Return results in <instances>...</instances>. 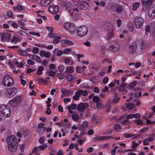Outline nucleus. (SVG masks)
<instances>
[{
    "label": "nucleus",
    "mask_w": 155,
    "mask_h": 155,
    "mask_svg": "<svg viewBox=\"0 0 155 155\" xmlns=\"http://www.w3.org/2000/svg\"><path fill=\"white\" fill-rule=\"evenodd\" d=\"M88 32L87 27L84 25L78 26L77 28V33L78 36L83 37L86 35Z\"/></svg>",
    "instance_id": "nucleus-1"
},
{
    "label": "nucleus",
    "mask_w": 155,
    "mask_h": 155,
    "mask_svg": "<svg viewBox=\"0 0 155 155\" xmlns=\"http://www.w3.org/2000/svg\"><path fill=\"white\" fill-rule=\"evenodd\" d=\"M2 84L6 87H10L14 84V79L13 78L9 75H6L3 78Z\"/></svg>",
    "instance_id": "nucleus-2"
},
{
    "label": "nucleus",
    "mask_w": 155,
    "mask_h": 155,
    "mask_svg": "<svg viewBox=\"0 0 155 155\" xmlns=\"http://www.w3.org/2000/svg\"><path fill=\"white\" fill-rule=\"evenodd\" d=\"M0 111L6 117H9L11 116L10 110L6 105H1L0 106Z\"/></svg>",
    "instance_id": "nucleus-3"
},
{
    "label": "nucleus",
    "mask_w": 155,
    "mask_h": 155,
    "mask_svg": "<svg viewBox=\"0 0 155 155\" xmlns=\"http://www.w3.org/2000/svg\"><path fill=\"white\" fill-rule=\"evenodd\" d=\"M109 49L113 51H117L120 48V45L118 42L115 41H112L107 43Z\"/></svg>",
    "instance_id": "nucleus-4"
},
{
    "label": "nucleus",
    "mask_w": 155,
    "mask_h": 155,
    "mask_svg": "<svg viewBox=\"0 0 155 155\" xmlns=\"http://www.w3.org/2000/svg\"><path fill=\"white\" fill-rule=\"evenodd\" d=\"M153 0H142L143 4V8L142 10V12H145L150 5L152 4Z\"/></svg>",
    "instance_id": "nucleus-5"
},
{
    "label": "nucleus",
    "mask_w": 155,
    "mask_h": 155,
    "mask_svg": "<svg viewBox=\"0 0 155 155\" xmlns=\"http://www.w3.org/2000/svg\"><path fill=\"white\" fill-rule=\"evenodd\" d=\"M29 134V130L26 127H22L21 130L17 133V136L19 137L22 136L25 137Z\"/></svg>",
    "instance_id": "nucleus-6"
},
{
    "label": "nucleus",
    "mask_w": 155,
    "mask_h": 155,
    "mask_svg": "<svg viewBox=\"0 0 155 155\" xmlns=\"http://www.w3.org/2000/svg\"><path fill=\"white\" fill-rule=\"evenodd\" d=\"M77 6L78 8L84 10H87L89 7L88 3L85 1H82L78 3Z\"/></svg>",
    "instance_id": "nucleus-7"
},
{
    "label": "nucleus",
    "mask_w": 155,
    "mask_h": 155,
    "mask_svg": "<svg viewBox=\"0 0 155 155\" xmlns=\"http://www.w3.org/2000/svg\"><path fill=\"white\" fill-rule=\"evenodd\" d=\"M143 20L142 18L137 17L135 19V27L137 28H141L143 25Z\"/></svg>",
    "instance_id": "nucleus-8"
},
{
    "label": "nucleus",
    "mask_w": 155,
    "mask_h": 155,
    "mask_svg": "<svg viewBox=\"0 0 155 155\" xmlns=\"http://www.w3.org/2000/svg\"><path fill=\"white\" fill-rule=\"evenodd\" d=\"M59 7L57 5H50L48 7L49 12L52 14H55L59 10Z\"/></svg>",
    "instance_id": "nucleus-9"
},
{
    "label": "nucleus",
    "mask_w": 155,
    "mask_h": 155,
    "mask_svg": "<svg viewBox=\"0 0 155 155\" xmlns=\"http://www.w3.org/2000/svg\"><path fill=\"white\" fill-rule=\"evenodd\" d=\"M7 140L8 143H10L14 145H18L17 140L14 135L8 137Z\"/></svg>",
    "instance_id": "nucleus-10"
},
{
    "label": "nucleus",
    "mask_w": 155,
    "mask_h": 155,
    "mask_svg": "<svg viewBox=\"0 0 155 155\" xmlns=\"http://www.w3.org/2000/svg\"><path fill=\"white\" fill-rule=\"evenodd\" d=\"M16 90L11 88L7 90L6 92V94L7 97H11L15 95Z\"/></svg>",
    "instance_id": "nucleus-11"
},
{
    "label": "nucleus",
    "mask_w": 155,
    "mask_h": 155,
    "mask_svg": "<svg viewBox=\"0 0 155 155\" xmlns=\"http://www.w3.org/2000/svg\"><path fill=\"white\" fill-rule=\"evenodd\" d=\"M148 15L151 18L155 16V6L151 7L148 10Z\"/></svg>",
    "instance_id": "nucleus-12"
},
{
    "label": "nucleus",
    "mask_w": 155,
    "mask_h": 155,
    "mask_svg": "<svg viewBox=\"0 0 155 155\" xmlns=\"http://www.w3.org/2000/svg\"><path fill=\"white\" fill-rule=\"evenodd\" d=\"M63 61L64 63L69 65H72L74 64L73 60L71 57H66L64 58Z\"/></svg>",
    "instance_id": "nucleus-13"
},
{
    "label": "nucleus",
    "mask_w": 155,
    "mask_h": 155,
    "mask_svg": "<svg viewBox=\"0 0 155 155\" xmlns=\"http://www.w3.org/2000/svg\"><path fill=\"white\" fill-rule=\"evenodd\" d=\"M8 144V150L11 152H15L17 150L18 145H14L12 143Z\"/></svg>",
    "instance_id": "nucleus-14"
},
{
    "label": "nucleus",
    "mask_w": 155,
    "mask_h": 155,
    "mask_svg": "<svg viewBox=\"0 0 155 155\" xmlns=\"http://www.w3.org/2000/svg\"><path fill=\"white\" fill-rule=\"evenodd\" d=\"M87 108L86 105L84 104H79L77 107V110L80 112H82L85 111Z\"/></svg>",
    "instance_id": "nucleus-15"
},
{
    "label": "nucleus",
    "mask_w": 155,
    "mask_h": 155,
    "mask_svg": "<svg viewBox=\"0 0 155 155\" xmlns=\"http://www.w3.org/2000/svg\"><path fill=\"white\" fill-rule=\"evenodd\" d=\"M53 0H42L40 2L41 5L43 7L48 6Z\"/></svg>",
    "instance_id": "nucleus-16"
},
{
    "label": "nucleus",
    "mask_w": 155,
    "mask_h": 155,
    "mask_svg": "<svg viewBox=\"0 0 155 155\" xmlns=\"http://www.w3.org/2000/svg\"><path fill=\"white\" fill-rule=\"evenodd\" d=\"M77 108V105L75 104H73L71 106H68L67 107V108L68 110V111L70 114H72L73 111L72 110H75Z\"/></svg>",
    "instance_id": "nucleus-17"
},
{
    "label": "nucleus",
    "mask_w": 155,
    "mask_h": 155,
    "mask_svg": "<svg viewBox=\"0 0 155 155\" xmlns=\"http://www.w3.org/2000/svg\"><path fill=\"white\" fill-rule=\"evenodd\" d=\"M20 100L19 97H16L10 101V104L12 106H15L19 103Z\"/></svg>",
    "instance_id": "nucleus-18"
},
{
    "label": "nucleus",
    "mask_w": 155,
    "mask_h": 155,
    "mask_svg": "<svg viewBox=\"0 0 155 155\" xmlns=\"http://www.w3.org/2000/svg\"><path fill=\"white\" fill-rule=\"evenodd\" d=\"M21 41V39L18 35L13 36L11 40V42L14 44H16Z\"/></svg>",
    "instance_id": "nucleus-19"
},
{
    "label": "nucleus",
    "mask_w": 155,
    "mask_h": 155,
    "mask_svg": "<svg viewBox=\"0 0 155 155\" xmlns=\"http://www.w3.org/2000/svg\"><path fill=\"white\" fill-rule=\"evenodd\" d=\"M74 70V67L72 66H69L66 67V70L64 71V73H73Z\"/></svg>",
    "instance_id": "nucleus-20"
},
{
    "label": "nucleus",
    "mask_w": 155,
    "mask_h": 155,
    "mask_svg": "<svg viewBox=\"0 0 155 155\" xmlns=\"http://www.w3.org/2000/svg\"><path fill=\"white\" fill-rule=\"evenodd\" d=\"M126 84L124 83H122L118 87L119 91L120 92L124 91L126 89Z\"/></svg>",
    "instance_id": "nucleus-21"
},
{
    "label": "nucleus",
    "mask_w": 155,
    "mask_h": 155,
    "mask_svg": "<svg viewBox=\"0 0 155 155\" xmlns=\"http://www.w3.org/2000/svg\"><path fill=\"white\" fill-rule=\"evenodd\" d=\"M113 137L110 136H97L95 138V140L97 141L99 140H102L104 139L112 138Z\"/></svg>",
    "instance_id": "nucleus-22"
},
{
    "label": "nucleus",
    "mask_w": 155,
    "mask_h": 155,
    "mask_svg": "<svg viewBox=\"0 0 155 155\" xmlns=\"http://www.w3.org/2000/svg\"><path fill=\"white\" fill-rule=\"evenodd\" d=\"M41 55L46 58H48L51 56V54L50 52L43 51L41 52Z\"/></svg>",
    "instance_id": "nucleus-23"
},
{
    "label": "nucleus",
    "mask_w": 155,
    "mask_h": 155,
    "mask_svg": "<svg viewBox=\"0 0 155 155\" xmlns=\"http://www.w3.org/2000/svg\"><path fill=\"white\" fill-rule=\"evenodd\" d=\"M77 94H78L80 96L81 95L83 96H86L87 94V93L86 91H83L81 90H77Z\"/></svg>",
    "instance_id": "nucleus-24"
},
{
    "label": "nucleus",
    "mask_w": 155,
    "mask_h": 155,
    "mask_svg": "<svg viewBox=\"0 0 155 155\" xmlns=\"http://www.w3.org/2000/svg\"><path fill=\"white\" fill-rule=\"evenodd\" d=\"M136 46L135 43H134L132 45H130L129 47V51L131 52H134L136 49Z\"/></svg>",
    "instance_id": "nucleus-25"
},
{
    "label": "nucleus",
    "mask_w": 155,
    "mask_h": 155,
    "mask_svg": "<svg viewBox=\"0 0 155 155\" xmlns=\"http://www.w3.org/2000/svg\"><path fill=\"white\" fill-rule=\"evenodd\" d=\"M103 28L106 30H108L110 28V25L108 23H105L103 26Z\"/></svg>",
    "instance_id": "nucleus-26"
},
{
    "label": "nucleus",
    "mask_w": 155,
    "mask_h": 155,
    "mask_svg": "<svg viewBox=\"0 0 155 155\" xmlns=\"http://www.w3.org/2000/svg\"><path fill=\"white\" fill-rule=\"evenodd\" d=\"M74 76L69 74L66 77L65 79L67 81H71L74 79Z\"/></svg>",
    "instance_id": "nucleus-27"
},
{
    "label": "nucleus",
    "mask_w": 155,
    "mask_h": 155,
    "mask_svg": "<svg viewBox=\"0 0 155 155\" xmlns=\"http://www.w3.org/2000/svg\"><path fill=\"white\" fill-rule=\"evenodd\" d=\"M124 136L126 138H137L138 136L131 134H124Z\"/></svg>",
    "instance_id": "nucleus-28"
},
{
    "label": "nucleus",
    "mask_w": 155,
    "mask_h": 155,
    "mask_svg": "<svg viewBox=\"0 0 155 155\" xmlns=\"http://www.w3.org/2000/svg\"><path fill=\"white\" fill-rule=\"evenodd\" d=\"M44 69V68L42 66H39L38 68L37 74L39 75L43 73V71Z\"/></svg>",
    "instance_id": "nucleus-29"
},
{
    "label": "nucleus",
    "mask_w": 155,
    "mask_h": 155,
    "mask_svg": "<svg viewBox=\"0 0 155 155\" xmlns=\"http://www.w3.org/2000/svg\"><path fill=\"white\" fill-rule=\"evenodd\" d=\"M75 30V26H74L73 25L71 24L70 25L69 29L68 30L69 32L71 33H73L74 32Z\"/></svg>",
    "instance_id": "nucleus-30"
},
{
    "label": "nucleus",
    "mask_w": 155,
    "mask_h": 155,
    "mask_svg": "<svg viewBox=\"0 0 155 155\" xmlns=\"http://www.w3.org/2000/svg\"><path fill=\"white\" fill-rule=\"evenodd\" d=\"M48 145L47 143H43L39 146V148L40 151H41L45 149L47 147Z\"/></svg>",
    "instance_id": "nucleus-31"
},
{
    "label": "nucleus",
    "mask_w": 155,
    "mask_h": 155,
    "mask_svg": "<svg viewBox=\"0 0 155 155\" xmlns=\"http://www.w3.org/2000/svg\"><path fill=\"white\" fill-rule=\"evenodd\" d=\"M40 151L38 147H35L32 150V153L36 155H38V152Z\"/></svg>",
    "instance_id": "nucleus-32"
},
{
    "label": "nucleus",
    "mask_w": 155,
    "mask_h": 155,
    "mask_svg": "<svg viewBox=\"0 0 155 155\" xmlns=\"http://www.w3.org/2000/svg\"><path fill=\"white\" fill-rule=\"evenodd\" d=\"M117 7L116 12L119 13L122 11L123 7L121 6L118 4H117Z\"/></svg>",
    "instance_id": "nucleus-33"
},
{
    "label": "nucleus",
    "mask_w": 155,
    "mask_h": 155,
    "mask_svg": "<svg viewBox=\"0 0 155 155\" xmlns=\"http://www.w3.org/2000/svg\"><path fill=\"white\" fill-rule=\"evenodd\" d=\"M139 3L136 2L134 3L133 5L132 9L134 11L136 10L139 7Z\"/></svg>",
    "instance_id": "nucleus-34"
},
{
    "label": "nucleus",
    "mask_w": 155,
    "mask_h": 155,
    "mask_svg": "<svg viewBox=\"0 0 155 155\" xmlns=\"http://www.w3.org/2000/svg\"><path fill=\"white\" fill-rule=\"evenodd\" d=\"M134 123L137 125H141L143 124V121L140 119L135 120H134Z\"/></svg>",
    "instance_id": "nucleus-35"
},
{
    "label": "nucleus",
    "mask_w": 155,
    "mask_h": 155,
    "mask_svg": "<svg viewBox=\"0 0 155 155\" xmlns=\"http://www.w3.org/2000/svg\"><path fill=\"white\" fill-rule=\"evenodd\" d=\"M76 70L77 73H80L83 72L84 71V69H82L81 67L78 66L76 68Z\"/></svg>",
    "instance_id": "nucleus-36"
},
{
    "label": "nucleus",
    "mask_w": 155,
    "mask_h": 155,
    "mask_svg": "<svg viewBox=\"0 0 155 155\" xmlns=\"http://www.w3.org/2000/svg\"><path fill=\"white\" fill-rule=\"evenodd\" d=\"M57 76L58 78L60 79H63L64 78V74L62 73H58L57 74Z\"/></svg>",
    "instance_id": "nucleus-37"
},
{
    "label": "nucleus",
    "mask_w": 155,
    "mask_h": 155,
    "mask_svg": "<svg viewBox=\"0 0 155 155\" xmlns=\"http://www.w3.org/2000/svg\"><path fill=\"white\" fill-rule=\"evenodd\" d=\"M30 58H32L33 60H35L38 62H39L41 61L39 57L36 55L32 56Z\"/></svg>",
    "instance_id": "nucleus-38"
},
{
    "label": "nucleus",
    "mask_w": 155,
    "mask_h": 155,
    "mask_svg": "<svg viewBox=\"0 0 155 155\" xmlns=\"http://www.w3.org/2000/svg\"><path fill=\"white\" fill-rule=\"evenodd\" d=\"M71 25V24L68 22L64 23L63 25L64 28L68 30Z\"/></svg>",
    "instance_id": "nucleus-39"
},
{
    "label": "nucleus",
    "mask_w": 155,
    "mask_h": 155,
    "mask_svg": "<svg viewBox=\"0 0 155 155\" xmlns=\"http://www.w3.org/2000/svg\"><path fill=\"white\" fill-rule=\"evenodd\" d=\"M117 5H112L110 8V9L112 11H116Z\"/></svg>",
    "instance_id": "nucleus-40"
},
{
    "label": "nucleus",
    "mask_w": 155,
    "mask_h": 155,
    "mask_svg": "<svg viewBox=\"0 0 155 155\" xmlns=\"http://www.w3.org/2000/svg\"><path fill=\"white\" fill-rule=\"evenodd\" d=\"M114 128L115 130H117L120 129L121 127L119 124H115L114 126Z\"/></svg>",
    "instance_id": "nucleus-41"
},
{
    "label": "nucleus",
    "mask_w": 155,
    "mask_h": 155,
    "mask_svg": "<svg viewBox=\"0 0 155 155\" xmlns=\"http://www.w3.org/2000/svg\"><path fill=\"white\" fill-rule=\"evenodd\" d=\"M71 51V48H67L63 51V53L64 54H68L70 53Z\"/></svg>",
    "instance_id": "nucleus-42"
},
{
    "label": "nucleus",
    "mask_w": 155,
    "mask_h": 155,
    "mask_svg": "<svg viewBox=\"0 0 155 155\" xmlns=\"http://www.w3.org/2000/svg\"><path fill=\"white\" fill-rule=\"evenodd\" d=\"M137 83L136 81H134L130 83L129 85V87L130 88H132L136 85Z\"/></svg>",
    "instance_id": "nucleus-43"
},
{
    "label": "nucleus",
    "mask_w": 155,
    "mask_h": 155,
    "mask_svg": "<svg viewBox=\"0 0 155 155\" xmlns=\"http://www.w3.org/2000/svg\"><path fill=\"white\" fill-rule=\"evenodd\" d=\"M126 107L128 109H132L134 107V105L132 103H128L126 105Z\"/></svg>",
    "instance_id": "nucleus-44"
},
{
    "label": "nucleus",
    "mask_w": 155,
    "mask_h": 155,
    "mask_svg": "<svg viewBox=\"0 0 155 155\" xmlns=\"http://www.w3.org/2000/svg\"><path fill=\"white\" fill-rule=\"evenodd\" d=\"M64 42V43L67 45H72L73 44V43L71 41L68 40H65Z\"/></svg>",
    "instance_id": "nucleus-45"
},
{
    "label": "nucleus",
    "mask_w": 155,
    "mask_h": 155,
    "mask_svg": "<svg viewBox=\"0 0 155 155\" xmlns=\"http://www.w3.org/2000/svg\"><path fill=\"white\" fill-rule=\"evenodd\" d=\"M58 69L61 71H63L64 69V66L62 65H60L58 67Z\"/></svg>",
    "instance_id": "nucleus-46"
},
{
    "label": "nucleus",
    "mask_w": 155,
    "mask_h": 155,
    "mask_svg": "<svg viewBox=\"0 0 155 155\" xmlns=\"http://www.w3.org/2000/svg\"><path fill=\"white\" fill-rule=\"evenodd\" d=\"M92 99L93 101L94 102L97 103L98 102L99 100V98L97 96H94L93 97Z\"/></svg>",
    "instance_id": "nucleus-47"
},
{
    "label": "nucleus",
    "mask_w": 155,
    "mask_h": 155,
    "mask_svg": "<svg viewBox=\"0 0 155 155\" xmlns=\"http://www.w3.org/2000/svg\"><path fill=\"white\" fill-rule=\"evenodd\" d=\"M72 118L74 120H78L79 117L76 114H73L72 115Z\"/></svg>",
    "instance_id": "nucleus-48"
},
{
    "label": "nucleus",
    "mask_w": 155,
    "mask_h": 155,
    "mask_svg": "<svg viewBox=\"0 0 155 155\" xmlns=\"http://www.w3.org/2000/svg\"><path fill=\"white\" fill-rule=\"evenodd\" d=\"M29 33L30 35L37 36L38 37H39L40 36V34L38 33H36L34 32L29 31Z\"/></svg>",
    "instance_id": "nucleus-49"
},
{
    "label": "nucleus",
    "mask_w": 155,
    "mask_h": 155,
    "mask_svg": "<svg viewBox=\"0 0 155 155\" xmlns=\"http://www.w3.org/2000/svg\"><path fill=\"white\" fill-rule=\"evenodd\" d=\"M61 38V37H56L54 40V42L55 43H57L59 41Z\"/></svg>",
    "instance_id": "nucleus-50"
},
{
    "label": "nucleus",
    "mask_w": 155,
    "mask_h": 155,
    "mask_svg": "<svg viewBox=\"0 0 155 155\" xmlns=\"http://www.w3.org/2000/svg\"><path fill=\"white\" fill-rule=\"evenodd\" d=\"M49 68L50 70H55L56 67L53 64H51L49 65Z\"/></svg>",
    "instance_id": "nucleus-51"
},
{
    "label": "nucleus",
    "mask_w": 155,
    "mask_h": 155,
    "mask_svg": "<svg viewBox=\"0 0 155 155\" xmlns=\"http://www.w3.org/2000/svg\"><path fill=\"white\" fill-rule=\"evenodd\" d=\"M81 87L87 89H89L91 88L89 84L87 83H85L82 85Z\"/></svg>",
    "instance_id": "nucleus-52"
},
{
    "label": "nucleus",
    "mask_w": 155,
    "mask_h": 155,
    "mask_svg": "<svg viewBox=\"0 0 155 155\" xmlns=\"http://www.w3.org/2000/svg\"><path fill=\"white\" fill-rule=\"evenodd\" d=\"M15 64L17 65L18 67L20 68H22L23 65V64L21 62H19L17 61L16 62Z\"/></svg>",
    "instance_id": "nucleus-53"
},
{
    "label": "nucleus",
    "mask_w": 155,
    "mask_h": 155,
    "mask_svg": "<svg viewBox=\"0 0 155 155\" xmlns=\"http://www.w3.org/2000/svg\"><path fill=\"white\" fill-rule=\"evenodd\" d=\"M79 95L78 94H77V92L75 93V95L73 96V97L75 100H78L79 98Z\"/></svg>",
    "instance_id": "nucleus-54"
},
{
    "label": "nucleus",
    "mask_w": 155,
    "mask_h": 155,
    "mask_svg": "<svg viewBox=\"0 0 155 155\" xmlns=\"http://www.w3.org/2000/svg\"><path fill=\"white\" fill-rule=\"evenodd\" d=\"M56 71H50L48 73L49 75L51 77L54 76L55 74Z\"/></svg>",
    "instance_id": "nucleus-55"
},
{
    "label": "nucleus",
    "mask_w": 155,
    "mask_h": 155,
    "mask_svg": "<svg viewBox=\"0 0 155 155\" xmlns=\"http://www.w3.org/2000/svg\"><path fill=\"white\" fill-rule=\"evenodd\" d=\"M150 30V27L149 26H147L145 29V34L147 35Z\"/></svg>",
    "instance_id": "nucleus-56"
},
{
    "label": "nucleus",
    "mask_w": 155,
    "mask_h": 155,
    "mask_svg": "<svg viewBox=\"0 0 155 155\" xmlns=\"http://www.w3.org/2000/svg\"><path fill=\"white\" fill-rule=\"evenodd\" d=\"M39 50V49L36 47H34L32 50L33 52L34 53L36 54L38 52Z\"/></svg>",
    "instance_id": "nucleus-57"
},
{
    "label": "nucleus",
    "mask_w": 155,
    "mask_h": 155,
    "mask_svg": "<svg viewBox=\"0 0 155 155\" xmlns=\"http://www.w3.org/2000/svg\"><path fill=\"white\" fill-rule=\"evenodd\" d=\"M61 91L64 94L67 95H68V94L70 93V91H69L66 90L65 89L61 90Z\"/></svg>",
    "instance_id": "nucleus-58"
},
{
    "label": "nucleus",
    "mask_w": 155,
    "mask_h": 155,
    "mask_svg": "<svg viewBox=\"0 0 155 155\" xmlns=\"http://www.w3.org/2000/svg\"><path fill=\"white\" fill-rule=\"evenodd\" d=\"M72 6V5L71 3L69 2L66 5V8L67 10H69V8H71Z\"/></svg>",
    "instance_id": "nucleus-59"
},
{
    "label": "nucleus",
    "mask_w": 155,
    "mask_h": 155,
    "mask_svg": "<svg viewBox=\"0 0 155 155\" xmlns=\"http://www.w3.org/2000/svg\"><path fill=\"white\" fill-rule=\"evenodd\" d=\"M28 64L30 65H33L35 64V62L31 59H28L27 61Z\"/></svg>",
    "instance_id": "nucleus-60"
},
{
    "label": "nucleus",
    "mask_w": 155,
    "mask_h": 155,
    "mask_svg": "<svg viewBox=\"0 0 155 155\" xmlns=\"http://www.w3.org/2000/svg\"><path fill=\"white\" fill-rule=\"evenodd\" d=\"M149 141L147 138L145 139L143 141V145H147L149 144Z\"/></svg>",
    "instance_id": "nucleus-61"
},
{
    "label": "nucleus",
    "mask_w": 155,
    "mask_h": 155,
    "mask_svg": "<svg viewBox=\"0 0 155 155\" xmlns=\"http://www.w3.org/2000/svg\"><path fill=\"white\" fill-rule=\"evenodd\" d=\"M109 80L108 78L107 77H105L103 80V83L104 84H106Z\"/></svg>",
    "instance_id": "nucleus-62"
},
{
    "label": "nucleus",
    "mask_w": 155,
    "mask_h": 155,
    "mask_svg": "<svg viewBox=\"0 0 155 155\" xmlns=\"http://www.w3.org/2000/svg\"><path fill=\"white\" fill-rule=\"evenodd\" d=\"M127 119H132L134 118L133 114H130L127 115Z\"/></svg>",
    "instance_id": "nucleus-63"
},
{
    "label": "nucleus",
    "mask_w": 155,
    "mask_h": 155,
    "mask_svg": "<svg viewBox=\"0 0 155 155\" xmlns=\"http://www.w3.org/2000/svg\"><path fill=\"white\" fill-rule=\"evenodd\" d=\"M120 98L118 97H115L112 100V102L114 103H116L119 101Z\"/></svg>",
    "instance_id": "nucleus-64"
}]
</instances>
